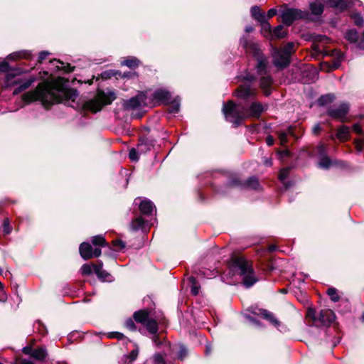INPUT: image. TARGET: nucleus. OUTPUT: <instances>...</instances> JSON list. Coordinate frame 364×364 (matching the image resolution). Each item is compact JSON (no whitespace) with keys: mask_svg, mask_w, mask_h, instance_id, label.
<instances>
[{"mask_svg":"<svg viewBox=\"0 0 364 364\" xmlns=\"http://www.w3.org/2000/svg\"><path fill=\"white\" fill-rule=\"evenodd\" d=\"M63 81V78L60 77L51 81L46 80L40 83L33 91L23 94V100L26 103L38 101L45 107L59 102H65L75 107L78 93L76 90L65 87Z\"/></svg>","mask_w":364,"mask_h":364,"instance_id":"1","label":"nucleus"},{"mask_svg":"<svg viewBox=\"0 0 364 364\" xmlns=\"http://www.w3.org/2000/svg\"><path fill=\"white\" fill-rule=\"evenodd\" d=\"M240 45L245 48L247 53L252 54L257 60L256 69L259 75H260V87L263 90L265 95L271 93V87L272 79L267 74L268 62L267 58L261 53L259 46L255 42L243 37L240 39Z\"/></svg>","mask_w":364,"mask_h":364,"instance_id":"2","label":"nucleus"},{"mask_svg":"<svg viewBox=\"0 0 364 364\" xmlns=\"http://www.w3.org/2000/svg\"><path fill=\"white\" fill-rule=\"evenodd\" d=\"M233 267L240 272L239 274L242 276L244 285L249 288L252 287L257 279L254 275V271L250 262L243 257H235L232 260Z\"/></svg>","mask_w":364,"mask_h":364,"instance_id":"3","label":"nucleus"},{"mask_svg":"<svg viewBox=\"0 0 364 364\" xmlns=\"http://www.w3.org/2000/svg\"><path fill=\"white\" fill-rule=\"evenodd\" d=\"M295 51V44L293 42L287 43L282 48L273 49L272 58L274 65L279 68L287 67L290 63L291 56Z\"/></svg>","mask_w":364,"mask_h":364,"instance_id":"4","label":"nucleus"},{"mask_svg":"<svg viewBox=\"0 0 364 364\" xmlns=\"http://www.w3.org/2000/svg\"><path fill=\"white\" fill-rule=\"evenodd\" d=\"M223 112L225 119L232 123L235 127L239 126L242 121L246 118L245 107L235 105L232 101L223 105Z\"/></svg>","mask_w":364,"mask_h":364,"instance_id":"5","label":"nucleus"},{"mask_svg":"<svg viewBox=\"0 0 364 364\" xmlns=\"http://www.w3.org/2000/svg\"><path fill=\"white\" fill-rule=\"evenodd\" d=\"M134 320L144 325L148 331L153 335L152 341L159 346L161 343L159 341V336L156 334L158 332V323L156 321L151 318L149 316V312L147 310H139L134 314Z\"/></svg>","mask_w":364,"mask_h":364,"instance_id":"6","label":"nucleus"},{"mask_svg":"<svg viewBox=\"0 0 364 364\" xmlns=\"http://www.w3.org/2000/svg\"><path fill=\"white\" fill-rule=\"evenodd\" d=\"M115 98L116 96L113 92L106 93L102 90H99L94 99L85 103L84 107L92 112H97L100 111L105 105L111 104Z\"/></svg>","mask_w":364,"mask_h":364,"instance_id":"7","label":"nucleus"},{"mask_svg":"<svg viewBox=\"0 0 364 364\" xmlns=\"http://www.w3.org/2000/svg\"><path fill=\"white\" fill-rule=\"evenodd\" d=\"M308 16V12L294 8L285 7L281 12L282 21L287 26L291 25L295 20L306 18Z\"/></svg>","mask_w":364,"mask_h":364,"instance_id":"8","label":"nucleus"},{"mask_svg":"<svg viewBox=\"0 0 364 364\" xmlns=\"http://www.w3.org/2000/svg\"><path fill=\"white\" fill-rule=\"evenodd\" d=\"M15 78V75L8 73L6 76V81L8 85H18L14 90V95H18L23 90L28 89L36 80V77H31L28 79L23 80L21 78Z\"/></svg>","mask_w":364,"mask_h":364,"instance_id":"9","label":"nucleus"},{"mask_svg":"<svg viewBox=\"0 0 364 364\" xmlns=\"http://www.w3.org/2000/svg\"><path fill=\"white\" fill-rule=\"evenodd\" d=\"M146 97L144 94L141 93L127 100H124L122 106L126 110H133L139 109L146 105Z\"/></svg>","mask_w":364,"mask_h":364,"instance_id":"10","label":"nucleus"},{"mask_svg":"<svg viewBox=\"0 0 364 364\" xmlns=\"http://www.w3.org/2000/svg\"><path fill=\"white\" fill-rule=\"evenodd\" d=\"M79 252L80 256L85 260L94 257H98L102 254L101 248L95 247L93 250L92 245L89 242H85L81 243L80 245Z\"/></svg>","mask_w":364,"mask_h":364,"instance_id":"11","label":"nucleus"},{"mask_svg":"<svg viewBox=\"0 0 364 364\" xmlns=\"http://www.w3.org/2000/svg\"><path fill=\"white\" fill-rule=\"evenodd\" d=\"M348 111L349 105L348 103H342L337 107H330L328 109V114L332 118L343 121Z\"/></svg>","mask_w":364,"mask_h":364,"instance_id":"12","label":"nucleus"},{"mask_svg":"<svg viewBox=\"0 0 364 364\" xmlns=\"http://www.w3.org/2000/svg\"><path fill=\"white\" fill-rule=\"evenodd\" d=\"M134 203L135 204H139V210L144 215H150L154 211H156L154 204L146 198H136Z\"/></svg>","mask_w":364,"mask_h":364,"instance_id":"13","label":"nucleus"},{"mask_svg":"<svg viewBox=\"0 0 364 364\" xmlns=\"http://www.w3.org/2000/svg\"><path fill=\"white\" fill-rule=\"evenodd\" d=\"M267 108V105H262L257 102H252L248 109L245 107L246 118L258 117Z\"/></svg>","mask_w":364,"mask_h":364,"instance_id":"14","label":"nucleus"},{"mask_svg":"<svg viewBox=\"0 0 364 364\" xmlns=\"http://www.w3.org/2000/svg\"><path fill=\"white\" fill-rule=\"evenodd\" d=\"M326 148L323 144L317 146V154L319 156L318 166L322 168H328L333 162L326 154Z\"/></svg>","mask_w":364,"mask_h":364,"instance_id":"15","label":"nucleus"},{"mask_svg":"<svg viewBox=\"0 0 364 364\" xmlns=\"http://www.w3.org/2000/svg\"><path fill=\"white\" fill-rule=\"evenodd\" d=\"M336 315L331 309H322L318 315V321L323 326H328L335 321Z\"/></svg>","mask_w":364,"mask_h":364,"instance_id":"16","label":"nucleus"},{"mask_svg":"<svg viewBox=\"0 0 364 364\" xmlns=\"http://www.w3.org/2000/svg\"><path fill=\"white\" fill-rule=\"evenodd\" d=\"M153 98L158 102L166 105L171 102V96L168 90L160 88L154 91Z\"/></svg>","mask_w":364,"mask_h":364,"instance_id":"17","label":"nucleus"},{"mask_svg":"<svg viewBox=\"0 0 364 364\" xmlns=\"http://www.w3.org/2000/svg\"><path fill=\"white\" fill-rule=\"evenodd\" d=\"M93 270L97 277L102 282H112V275L102 269V262H99L97 264L93 265Z\"/></svg>","mask_w":364,"mask_h":364,"instance_id":"18","label":"nucleus"},{"mask_svg":"<svg viewBox=\"0 0 364 364\" xmlns=\"http://www.w3.org/2000/svg\"><path fill=\"white\" fill-rule=\"evenodd\" d=\"M255 95V90L250 85H242L236 91V96L242 99H247Z\"/></svg>","mask_w":364,"mask_h":364,"instance_id":"19","label":"nucleus"},{"mask_svg":"<svg viewBox=\"0 0 364 364\" xmlns=\"http://www.w3.org/2000/svg\"><path fill=\"white\" fill-rule=\"evenodd\" d=\"M232 184L235 186H240L242 188H246L253 190H257L259 188V183L256 177H250L243 183H241L237 180H234L232 181Z\"/></svg>","mask_w":364,"mask_h":364,"instance_id":"20","label":"nucleus"},{"mask_svg":"<svg viewBox=\"0 0 364 364\" xmlns=\"http://www.w3.org/2000/svg\"><path fill=\"white\" fill-rule=\"evenodd\" d=\"M327 2L331 7L342 11L348 6L351 3V0H327Z\"/></svg>","mask_w":364,"mask_h":364,"instance_id":"21","label":"nucleus"},{"mask_svg":"<svg viewBox=\"0 0 364 364\" xmlns=\"http://www.w3.org/2000/svg\"><path fill=\"white\" fill-rule=\"evenodd\" d=\"M130 228L133 231L144 230L145 228V221L141 216H137L134 218L130 224Z\"/></svg>","mask_w":364,"mask_h":364,"instance_id":"22","label":"nucleus"},{"mask_svg":"<svg viewBox=\"0 0 364 364\" xmlns=\"http://www.w3.org/2000/svg\"><path fill=\"white\" fill-rule=\"evenodd\" d=\"M261 314L265 319L269 321L276 328H279V327L281 326V322L274 316L272 313L267 310H262Z\"/></svg>","mask_w":364,"mask_h":364,"instance_id":"23","label":"nucleus"},{"mask_svg":"<svg viewBox=\"0 0 364 364\" xmlns=\"http://www.w3.org/2000/svg\"><path fill=\"white\" fill-rule=\"evenodd\" d=\"M31 53L30 51L21 50V51L15 52V53L10 54L8 56V58L10 60H15L21 59V58L29 59V58H31Z\"/></svg>","mask_w":364,"mask_h":364,"instance_id":"24","label":"nucleus"},{"mask_svg":"<svg viewBox=\"0 0 364 364\" xmlns=\"http://www.w3.org/2000/svg\"><path fill=\"white\" fill-rule=\"evenodd\" d=\"M250 11L252 16L258 22L260 21H264V19L266 18V14L261 11L260 8L257 6H252Z\"/></svg>","mask_w":364,"mask_h":364,"instance_id":"25","label":"nucleus"},{"mask_svg":"<svg viewBox=\"0 0 364 364\" xmlns=\"http://www.w3.org/2000/svg\"><path fill=\"white\" fill-rule=\"evenodd\" d=\"M350 129L346 126H342L338 128L336 137L341 141H346L349 138Z\"/></svg>","mask_w":364,"mask_h":364,"instance_id":"26","label":"nucleus"},{"mask_svg":"<svg viewBox=\"0 0 364 364\" xmlns=\"http://www.w3.org/2000/svg\"><path fill=\"white\" fill-rule=\"evenodd\" d=\"M310 10L314 15H320L323 11V5L318 1H315L310 4Z\"/></svg>","mask_w":364,"mask_h":364,"instance_id":"27","label":"nucleus"},{"mask_svg":"<svg viewBox=\"0 0 364 364\" xmlns=\"http://www.w3.org/2000/svg\"><path fill=\"white\" fill-rule=\"evenodd\" d=\"M47 356V351L45 348L40 347L33 350L32 357L38 360H43Z\"/></svg>","mask_w":364,"mask_h":364,"instance_id":"28","label":"nucleus"},{"mask_svg":"<svg viewBox=\"0 0 364 364\" xmlns=\"http://www.w3.org/2000/svg\"><path fill=\"white\" fill-rule=\"evenodd\" d=\"M91 242L95 247H102L108 245L105 237L102 235H96L92 237Z\"/></svg>","mask_w":364,"mask_h":364,"instance_id":"29","label":"nucleus"},{"mask_svg":"<svg viewBox=\"0 0 364 364\" xmlns=\"http://www.w3.org/2000/svg\"><path fill=\"white\" fill-rule=\"evenodd\" d=\"M287 34V32L284 30V26L282 25H279L274 28L271 36L276 38L280 39L284 38Z\"/></svg>","mask_w":364,"mask_h":364,"instance_id":"30","label":"nucleus"},{"mask_svg":"<svg viewBox=\"0 0 364 364\" xmlns=\"http://www.w3.org/2000/svg\"><path fill=\"white\" fill-rule=\"evenodd\" d=\"M345 38L350 43H356L358 40V33L354 29L348 30L346 32Z\"/></svg>","mask_w":364,"mask_h":364,"instance_id":"31","label":"nucleus"},{"mask_svg":"<svg viewBox=\"0 0 364 364\" xmlns=\"http://www.w3.org/2000/svg\"><path fill=\"white\" fill-rule=\"evenodd\" d=\"M259 23L262 26V32L264 36L272 35V26L270 23L268 22L267 18L264 19V21H260Z\"/></svg>","mask_w":364,"mask_h":364,"instance_id":"32","label":"nucleus"},{"mask_svg":"<svg viewBox=\"0 0 364 364\" xmlns=\"http://www.w3.org/2000/svg\"><path fill=\"white\" fill-rule=\"evenodd\" d=\"M122 64L127 66L129 68H135L138 67L139 64V60L134 57L125 59L122 62Z\"/></svg>","mask_w":364,"mask_h":364,"instance_id":"33","label":"nucleus"},{"mask_svg":"<svg viewBox=\"0 0 364 364\" xmlns=\"http://www.w3.org/2000/svg\"><path fill=\"white\" fill-rule=\"evenodd\" d=\"M334 95L333 94H328L325 95H322L318 98V104L320 105H326L328 103H331L334 100Z\"/></svg>","mask_w":364,"mask_h":364,"instance_id":"34","label":"nucleus"},{"mask_svg":"<svg viewBox=\"0 0 364 364\" xmlns=\"http://www.w3.org/2000/svg\"><path fill=\"white\" fill-rule=\"evenodd\" d=\"M327 294L330 296L331 299L334 302L338 301L340 299L337 290L335 288H329L327 290Z\"/></svg>","mask_w":364,"mask_h":364,"instance_id":"35","label":"nucleus"},{"mask_svg":"<svg viewBox=\"0 0 364 364\" xmlns=\"http://www.w3.org/2000/svg\"><path fill=\"white\" fill-rule=\"evenodd\" d=\"M288 134H292L291 128L288 129L287 132H282L279 133V139L282 145H284L287 143Z\"/></svg>","mask_w":364,"mask_h":364,"instance_id":"36","label":"nucleus"},{"mask_svg":"<svg viewBox=\"0 0 364 364\" xmlns=\"http://www.w3.org/2000/svg\"><path fill=\"white\" fill-rule=\"evenodd\" d=\"M190 282L191 283V293L193 295H197L199 292V287L197 284V281L193 277H190Z\"/></svg>","mask_w":364,"mask_h":364,"instance_id":"37","label":"nucleus"},{"mask_svg":"<svg viewBox=\"0 0 364 364\" xmlns=\"http://www.w3.org/2000/svg\"><path fill=\"white\" fill-rule=\"evenodd\" d=\"M154 364H166L165 359L160 353H155L152 357Z\"/></svg>","mask_w":364,"mask_h":364,"instance_id":"38","label":"nucleus"},{"mask_svg":"<svg viewBox=\"0 0 364 364\" xmlns=\"http://www.w3.org/2000/svg\"><path fill=\"white\" fill-rule=\"evenodd\" d=\"M289 168H284L279 172V178L283 183H284V181L289 176Z\"/></svg>","mask_w":364,"mask_h":364,"instance_id":"39","label":"nucleus"},{"mask_svg":"<svg viewBox=\"0 0 364 364\" xmlns=\"http://www.w3.org/2000/svg\"><path fill=\"white\" fill-rule=\"evenodd\" d=\"M81 273L84 276H88L92 274V267L91 265L88 264H85L82 266L81 269Z\"/></svg>","mask_w":364,"mask_h":364,"instance_id":"40","label":"nucleus"},{"mask_svg":"<svg viewBox=\"0 0 364 364\" xmlns=\"http://www.w3.org/2000/svg\"><path fill=\"white\" fill-rule=\"evenodd\" d=\"M353 21L356 26H362L363 24V18L359 14H355L352 16Z\"/></svg>","mask_w":364,"mask_h":364,"instance_id":"41","label":"nucleus"},{"mask_svg":"<svg viewBox=\"0 0 364 364\" xmlns=\"http://www.w3.org/2000/svg\"><path fill=\"white\" fill-rule=\"evenodd\" d=\"M3 230L6 234H9L11 232V227L10 226L9 220L5 218L3 222Z\"/></svg>","mask_w":364,"mask_h":364,"instance_id":"42","label":"nucleus"},{"mask_svg":"<svg viewBox=\"0 0 364 364\" xmlns=\"http://www.w3.org/2000/svg\"><path fill=\"white\" fill-rule=\"evenodd\" d=\"M364 146V139L355 140V147L358 152H361Z\"/></svg>","mask_w":364,"mask_h":364,"instance_id":"43","label":"nucleus"},{"mask_svg":"<svg viewBox=\"0 0 364 364\" xmlns=\"http://www.w3.org/2000/svg\"><path fill=\"white\" fill-rule=\"evenodd\" d=\"M113 246L115 250H120L125 247V243L122 240H114L113 241Z\"/></svg>","mask_w":364,"mask_h":364,"instance_id":"44","label":"nucleus"},{"mask_svg":"<svg viewBox=\"0 0 364 364\" xmlns=\"http://www.w3.org/2000/svg\"><path fill=\"white\" fill-rule=\"evenodd\" d=\"M307 316L311 318L314 321H318V316L316 315V312L314 309H309L307 311Z\"/></svg>","mask_w":364,"mask_h":364,"instance_id":"45","label":"nucleus"},{"mask_svg":"<svg viewBox=\"0 0 364 364\" xmlns=\"http://www.w3.org/2000/svg\"><path fill=\"white\" fill-rule=\"evenodd\" d=\"M179 107H180L179 102L177 100H173L171 102L170 112H172V113L178 112L179 111Z\"/></svg>","mask_w":364,"mask_h":364,"instance_id":"46","label":"nucleus"},{"mask_svg":"<svg viewBox=\"0 0 364 364\" xmlns=\"http://www.w3.org/2000/svg\"><path fill=\"white\" fill-rule=\"evenodd\" d=\"M187 354V349L185 346H181L179 351L178 353V358L181 360H183Z\"/></svg>","mask_w":364,"mask_h":364,"instance_id":"47","label":"nucleus"},{"mask_svg":"<svg viewBox=\"0 0 364 364\" xmlns=\"http://www.w3.org/2000/svg\"><path fill=\"white\" fill-rule=\"evenodd\" d=\"M125 326L130 331H134L136 329L135 323L132 318H129L126 321Z\"/></svg>","mask_w":364,"mask_h":364,"instance_id":"48","label":"nucleus"},{"mask_svg":"<svg viewBox=\"0 0 364 364\" xmlns=\"http://www.w3.org/2000/svg\"><path fill=\"white\" fill-rule=\"evenodd\" d=\"M129 159L132 161H136L139 159L138 152L135 149H132L129 153Z\"/></svg>","mask_w":364,"mask_h":364,"instance_id":"49","label":"nucleus"},{"mask_svg":"<svg viewBox=\"0 0 364 364\" xmlns=\"http://www.w3.org/2000/svg\"><path fill=\"white\" fill-rule=\"evenodd\" d=\"M109 338H116L119 340L122 339L124 337V335L119 332H110L108 334Z\"/></svg>","mask_w":364,"mask_h":364,"instance_id":"50","label":"nucleus"},{"mask_svg":"<svg viewBox=\"0 0 364 364\" xmlns=\"http://www.w3.org/2000/svg\"><path fill=\"white\" fill-rule=\"evenodd\" d=\"M50 53L47 51H42L39 53L38 62L41 63Z\"/></svg>","mask_w":364,"mask_h":364,"instance_id":"51","label":"nucleus"},{"mask_svg":"<svg viewBox=\"0 0 364 364\" xmlns=\"http://www.w3.org/2000/svg\"><path fill=\"white\" fill-rule=\"evenodd\" d=\"M139 351L137 349H134L131 351L129 355H128V358L130 359V361H134L137 358Z\"/></svg>","mask_w":364,"mask_h":364,"instance_id":"52","label":"nucleus"},{"mask_svg":"<svg viewBox=\"0 0 364 364\" xmlns=\"http://www.w3.org/2000/svg\"><path fill=\"white\" fill-rule=\"evenodd\" d=\"M13 364H34L32 361L27 359H18L16 360Z\"/></svg>","mask_w":364,"mask_h":364,"instance_id":"53","label":"nucleus"},{"mask_svg":"<svg viewBox=\"0 0 364 364\" xmlns=\"http://www.w3.org/2000/svg\"><path fill=\"white\" fill-rule=\"evenodd\" d=\"M277 10L276 9H274V8L270 9L267 12L266 18L267 17L268 18H271L273 16H274L277 14Z\"/></svg>","mask_w":364,"mask_h":364,"instance_id":"54","label":"nucleus"},{"mask_svg":"<svg viewBox=\"0 0 364 364\" xmlns=\"http://www.w3.org/2000/svg\"><path fill=\"white\" fill-rule=\"evenodd\" d=\"M22 351L26 355H29L32 357V353L33 352V350L30 346H26L23 348Z\"/></svg>","mask_w":364,"mask_h":364,"instance_id":"55","label":"nucleus"},{"mask_svg":"<svg viewBox=\"0 0 364 364\" xmlns=\"http://www.w3.org/2000/svg\"><path fill=\"white\" fill-rule=\"evenodd\" d=\"M353 130L357 134H362L363 131L359 124H355L353 127Z\"/></svg>","mask_w":364,"mask_h":364,"instance_id":"56","label":"nucleus"},{"mask_svg":"<svg viewBox=\"0 0 364 364\" xmlns=\"http://www.w3.org/2000/svg\"><path fill=\"white\" fill-rule=\"evenodd\" d=\"M247 319L251 323H252L253 325L256 326H260V323L258 321H257L255 318H254L252 316H247Z\"/></svg>","mask_w":364,"mask_h":364,"instance_id":"57","label":"nucleus"},{"mask_svg":"<svg viewBox=\"0 0 364 364\" xmlns=\"http://www.w3.org/2000/svg\"><path fill=\"white\" fill-rule=\"evenodd\" d=\"M321 130L320 124H317L314 126L312 132L314 134H318Z\"/></svg>","mask_w":364,"mask_h":364,"instance_id":"58","label":"nucleus"},{"mask_svg":"<svg viewBox=\"0 0 364 364\" xmlns=\"http://www.w3.org/2000/svg\"><path fill=\"white\" fill-rule=\"evenodd\" d=\"M274 138L272 136H268L266 138V143L268 146H272L274 144Z\"/></svg>","mask_w":364,"mask_h":364,"instance_id":"59","label":"nucleus"},{"mask_svg":"<svg viewBox=\"0 0 364 364\" xmlns=\"http://www.w3.org/2000/svg\"><path fill=\"white\" fill-rule=\"evenodd\" d=\"M58 69H63L65 72L70 73L73 70V69L70 67V65H68L67 67H60L59 65H56Z\"/></svg>","mask_w":364,"mask_h":364,"instance_id":"60","label":"nucleus"},{"mask_svg":"<svg viewBox=\"0 0 364 364\" xmlns=\"http://www.w3.org/2000/svg\"><path fill=\"white\" fill-rule=\"evenodd\" d=\"M264 164L267 166H272V159H265L264 160Z\"/></svg>","mask_w":364,"mask_h":364,"instance_id":"61","label":"nucleus"},{"mask_svg":"<svg viewBox=\"0 0 364 364\" xmlns=\"http://www.w3.org/2000/svg\"><path fill=\"white\" fill-rule=\"evenodd\" d=\"M254 30L253 27L252 26H247L245 27V31L247 33L252 32Z\"/></svg>","mask_w":364,"mask_h":364,"instance_id":"62","label":"nucleus"},{"mask_svg":"<svg viewBox=\"0 0 364 364\" xmlns=\"http://www.w3.org/2000/svg\"><path fill=\"white\" fill-rule=\"evenodd\" d=\"M50 63H57L60 64L61 65H64V63H63L62 61H60V60H56V59H53V60H50Z\"/></svg>","mask_w":364,"mask_h":364,"instance_id":"63","label":"nucleus"},{"mask_svg":"<svg viewBox=\"0 0 364 364\" xmlns=\"http://www.w3.org/2000/svg\"><path fill=\"white\" fill-rule=\"evenodd\" d=\"M102 77L104 78H107V77H110V75L109 73L107 72H105L103 74H102Z\"/></svg>","mask_w":364,"mask_h":364,"instance_id":"64","label":"nucleus"}]
</instances>
